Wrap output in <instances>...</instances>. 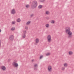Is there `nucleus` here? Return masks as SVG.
Returning <instances> with one entry per match:
<instances>
[{"label":"nucleus","instance_id":"f257e3e1","mask_svg":"<svg viewBox=\"0 0 74 74\" xmlns=\"http://www.w3.org/2000/svg\"><path fill=\"white\" fill-rule=\"evenodd\" d=\"M66 32L69 35V38H72L73 34L72 32L70 31V28L69 27H67L65 28Z\"/></svg>","mask_w":74,"mask_h":74},{"label":"nucleus","instance_id":"f03ea898","mask_svg":"<svg viewBox=\"0 0 74 74\" xmlns=\"http://www.w3.org/2000/svg\"><path fill=\"white\" fill-rule=\"evenodd\" d=\"M38 5L37 2L36 1H34L32 2L31 8L32 9H34V8H36L37 7Z\"/></svg>","mask_w":74,"mask_h":74},{"label":"nucleus","instance_id":"7ed1b4c3","mask_svg":"<svg viewBox=\"0 0 74 74\" xmlns=\"http://www.w3.org/2000/svg\"><path fill=\"white\" fill-rule=\"evenodd\" d=\"M12 65L13 66H14L16 68H18V64L16 63L15 62H13L12 63Z\"/></svg>","mask_w":74,"mask_h":74},{"label":"nucleus","instance_id":"20e7f679","mask_svg":"<svg viewBox=\"0 0 74 74\" xmlns=\"http://www.w3.org/2000/svg\"><path fill=\"white\" fill-rule=\"evenodd\" d=\"M9 39L11 41H13L14 40V36L13 35H10L9 37Z\"/></svg>","mask_w":74,"mask_h":74},{"label":"nucleus","instance_id":"39448f33","mask_svg":"<svg viewBox=\"0 0 74 74\" xmlns=\"http://www.w3.org/2000/svg\"><path fill=\"white\" fill-rule=\"evenodd\" d=\"M47 39L49 42H51V36L50 35H48L47 36Z\"/></svg>","mask_w":74,"mask_h":74},{"label":"nucleus","instance_id":"423d86ee","mask_svg":"<svg viewBox=\"0 0 74 74\" xmlns=\"http://www.w3.org/2000/svg\"><path fill=\"white\" fill-rule=\"evenodd\" d=\"M48 69L49 72H51L52 71V66H49Z\"/></svg>","mask_w":74,"mask_h":74},{"label":"nucleus","instance_id":"0eeeda50","mask_svg":"<svg viewBox=\"0 0 74 74\" xmlns=\"http://www.w3.org/2000/svg\"><path fill=\"white\" fill-rule=\"evenodd\" d=\"M11 14H16V11L15 9H12L11 11Z\"/></svg>","mask_w":74,"mask_h":74},{"label":"nucleus","instance_id":"6e6552de","mask_svg":"<svg viewBox=\"0 0 74 74\" xmlns=\"http://www.w3.org/2000/svg\"><path fill=\"white\" fill-rule=\"evenodd\" d=\"M37 67H38V65L37 64H36L34 65V69L35 70H37Z\"/></svg>","mask_w":74,"mask_h":74},{"label":"nucleus","instance_id":"1a4fd4ad","mask_svg":"<svg viewBox=\"0 0 74 74\" xmlns=\"http://www.w3.org/2000/svg\"><path fill=\"white\" fill-rule=\"evenodd\" d=\"M1 69L3 71L5 70L6 69V68L5 66H1Z\"/></svg>","mask_w":74,"mask_h":74},{"label":"nucleus","instance_id":"9d476101","mask_svg":"<svg viewBox=\"0 0 74 74\" xmlns=\"http://www.w3.org/2000/svg\"><path fill=\"white\" fill-rule=\"evenodd\" d=\"M39 42V39L38 38H36V43H38Z\"/></svg>","mask_w":74,"mask_h":74},{"label":"nucleus","instance_id":"9b49d317","mask_svg":"<svg viewBox=\"0 0 74 74\" xmlns=\"http://www.w3.org/2000/svg\"><path fill=\"white\" fill-rule=\"evenodd\" d=\"M31 23V21H29L27 22L26 23L27 25H30V24Z\"/></svg>","mask_w":74,"mask_h":74},{"label":"nucleus","instance_id":"f8f14e48","mask_svg":"<svg viewBox=\"0 0 74 74\" xmlns=\"http://www.w3.org/2000/svg\"><path fill=\"white\" fill-rule=\"evenodd\" d=\"M21 19H20V18H18L16 20V21L17 22H21Z\"/></svg>","mask_w":74,"mask_h":74},{"label":"nucleus","instance_id":"ddd939ff","mask_svg":"<svg viewBox=\"0 0 74 74\" xmlns=\"http://www.w3.org/2000/svg\"><path fill=\"white\" fill-rule=\"evenodd\" d=\"M42 7V5H40L38 6V8L39 9H40V8H41Z\"/></svg>","mask_w":74,"mask_h":74},{"label":"nucleus","instance_id":"4468645a","mask_svg":"<svg viewBox=\"0 0 74 74\" xmlns=\"http://www.w3.org/2000/svg\"><path fill=\"white\" fill-rule=\"evenodd\" d=\"M23 38H25L26 37V34H23Z\"/></svg>","mask_w":74,"mask_h":74},{"label":"nucleus","instance_id":"2eb2a0df","mask_svg":"<svg viewBox=\"0 0 74 74\" xmlns=\"http://www.w3.org/2000/svg\"><path fill=\"white\" fill-rule=\"evenodd\" d=\"M49 25L48 24H47L45 25L46 27L47 28L49 27Z\"/></svg>","mask_w":74,"mask_h":74},{"label":"nucleus","instance_id":"dca6fc26","mask_svg":"<svg viewBox=\"0 0 74 74\" xmlns=\"http://www.w3.org/2000/svg\"><path fill=\"white\" fill-rule=\"evenodd\" d=\"M69 55H72V54H73V52H72V51H69Z\"/></svg>","mask_w":74,"mask_h":74},{"label":"nucleus","instance_id":"f3484780","mask_svg":"<svg viewBox=\"0 0 74 74\" xmlns=\"http://www.w3.org/2000/svg\"><path fill=\"white\" fill-rule=\"evenodd\" d=\"M23 32L24 34H25L27 33V32H26V30L24 31Z\"/></svg>","mask_w":74,"mask_h":74},{"label":"nucleus","instance_id":"a211bd4d","mask_svg":"<svg viewBox=\"0 0 74 74\" xmlns=\"http://www.w3.org/2000/svg\"><path fill=\"white\" fill-rule=\"evenodd\" d=\"M30 6L29 5H27L26 6V8H29Z\"/></svg>","mask_w":74,"mask_h":74},{"label":"nucleus","instance_id":"6ab92c4d","mask_svg":"<svg viewBox=\"0 0 74 74\" xmlns=\"http://www.w3.org/2000/svg\"><path fill=\"white\" fill-rule=\"evenodd\" d=\"M15 27H12V28L11 29V30L12 31H13L14 30H15Z\"/></svg>","mask_w":74,"mask_h":74},{"label":"nucleus","instance_id":"aec40b11","mask_svg":"<svg viewBox=\"0 0 74 74\" xmlns=\"http://www.w3.org/2000/svg\"><path fill=\"white\" fill-rule=\"evenodd\" d=\"M64 67H67V63H65L64 64Z\"/></svg>","mask_w":74,"mask_h":74},{"label":"nucleus","instance_id":"412c9836","mask_svg":"<svg viewBox=\"0 0 74 74\" xmlns=\"http://www.w3.org/2000/svg\"><path fill=\"white\" fill-rule=\"evenodd\" d=\"M49 13V11H46V14H47V15H48Z\"/></svg>","mask_w":74,"mask_h":74},{"label":"nucleus","instance_id":"4be33fe9","mask_svg":"<svg viewBox=\"0 0 74 74\" xmlns=\"http://www.w3.org/2000/svg\"><path fill=\"white\" fill-rule=\"evenodd\" d=\"M55 23V21L54 20H52L51 21V23Z\"/></svg>","mask_w":74,"mask_h":74},{"label":"nucleus","instance_id":"5701e85b","mask_svg":"<svg viewBox=\"0 0 74 74\" xmlns=\"http://www.w3.org/2000/svg\"><path fill=\"white\" fill-rule=\"evenodd\" d=\"M42 57H43V56H42V55H41L40 56V59H42Z\"/></svg>","mask_w":74,"mask_h":74},{"label":"nucleus","instance_id":"b1692460","mask_svg":"<svg viewBox=\"0 0 74 74\" xmlns=\"http://www.w3.org/2000/svg\"><path fill=\"white\" fill-rule=\"evenodd\" d=\"M50 55V53H47L46 54V56H49V55Z\"/></svg>","mask_w":74,"mask_h":74},{"label":"nucleus","instance_id":"393cba45","mask_svg":"<svg viewBox=\"0 0 74 74\" xmlns=\"http://www.w3.org/2000/svg\"><path fill=\"white\" fill-rule=\"evenodd\" d=\"M34 16V14H32L30 16L31 17H33Z\"/></svg>","mask_w":74,"mask_h":74},{"label":"nucleus","instance_id":"a878e982","mask_svg":"<svg viewBox=\"0 0 74 74\" xmlns=\"http://www.w3.org/2000/svg\"><path fill=\"white\" fill-rule=\"evenodd\" d=\"M64 69H65V68H64V67H63L62 68V70H64Z\"/></svg>","mask_w":74,"mask_h":74},{"label":"nucleus","instance_id":"bb28decb","mask_svg":"<svg viewBox=\"0 0 74 74\" xmlns=\"http://www.w3.org/2000/svg\"><path fill=\"white\" fill-rule=\"evenodd\" d=\"M1 40H0V48L1 47Z\"/></svg>","mask_w":74,"mask_h":74},{"label":"nucleus","instance_id":"cd10ccee","mask_svg":"<svg viewBox=\"0 0 74 74\" xmlns=\"http://www.w3.org/2000/svg\"><path fill=\"white\" fill-rule=\"evenodd\" d=\"M41 1L42 3H43V2H44V1H45V0H41Z\"/></svg>","mask_w":74,"mask_h":74},{"label":"nucleus","instance_id":"c85d7f7f","mask_svg":"<svg viewBox=\"0 0 74 74\" xmlns=\"http://www.w3.org/2000/svg\"><path fill=\"white\" fill-rule=\"evenodd\" d=\"M25 29H26V30H28V27H25Z\"/></svg>","mask_w":74,"mask_h":74},{"label":"nucleus","instance_id":"c756f323","mask_svg":"<svg viewBox=\"0 0 74 74\" xmlns=\"http://www.w3.org/2000/svg\"><path fill=\"white\" fill-rule=\"evenodd\" d=\"M46 19H49V17H47L46 18Z\"/></svg>","mask_w":74,"mask_h":74},{"label":"nucleus","instance_id":"7c9ffc66","mask_svg":"<svg viewBox=\"0 0 74 74\" xmlns=\"http://www.w3.org/2000/svg\"><path fill=\"white\" fill-rule=\"evenodd\" d=\"M15 23L14 22H12V24H13V25H14V24H15Z\"/></svg>","mask_w":74,"mask_h":74},{"label":"nucleus","instance_id":"2f4dec72","mask_svg":"<svg viewBox=\"0 0 74 74\" xmlns=\"http://www.w3.org/2000/svg\"><path fill=\"white\" fill-rule=\"evenodd\" d=\"M11 61V59H9L8 60V62H10V61Z\"/></svg>","mask_w":74,"mask_h":74},{"label":"nucleus","instance_id":"473e14b6","mask_svg":"<svg viewBox=\"0 0 74 74\" xmlns=\"http://www.w3.org/2000/svg\"><path fill=\"white\" fill-rule=\"evenodd\" d=\"M1 32V29H0V33Z\"/></svg>","mask_w":74,"mask_h":74},{"label":"nucleus","instance_id":"72a5a7b5","mask_svg":"<svg viewBox=\"0 0 74 74\" xmlns=\"http://www.w3.org/2000/svg\"><path fill=\"white\" fill-rule=\"evenodd\" d=\"M33 61H34V60H32V62H33Z\"/></svg>","mask_w":74,"mask_h":74},{"label":"nucleus","instance_id":"f704fd0d","mask_svg":"<svg viewBox=\"0 0 74 74\" xmlns=\"http://www.w3.org/2000/svg\"><path fill=\"white\" fill-rule=\"evenodd\" d=\"M30 3H32V2H31Z\"/></svg>","mask_w":74,"mask_h":74}]
</instances>
